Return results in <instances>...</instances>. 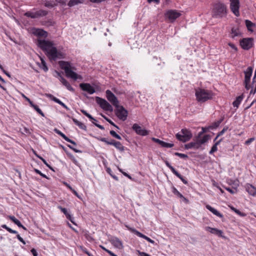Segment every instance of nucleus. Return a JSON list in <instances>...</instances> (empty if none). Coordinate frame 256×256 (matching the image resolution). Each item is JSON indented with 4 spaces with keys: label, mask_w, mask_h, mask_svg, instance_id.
I'll use <instances>...</instances> for the list:
<instances>
[{
    "label": "nucleus",
    "mask_w": 256,
    "mask_h": 256,
    "mask_svg": "<svg viewBox=\"0 0 256 256\" xmlns=\"http://www.w3.org/2000/svg\"><path fill=\"white\" fill-rule=\"evenodd\" d=\"M165 164L166 166L171 170L173 174H174L176 170L174 169V168L170 165V164L168 162L165 161Z\"/></svg>",
    "instance_id": "46"
},
{
    "label": "nucleus",
    "mask_w": 256,
    "mask_h": 256,
    "mask_svg": "<svg viewBox=\"0 0 256 256\" xmlns=\"http://www.w3.org/2000/svg\"><path fill=\"white\" fill-rule=\"evenodd\" d=\"M92 123L98 128L100 129V130H104V127L100 125V124H96V123H95L94 122H92Z\"/></svg>",
    "instance_id": "62"
},
{
    "label": "nucleus",
    "mask_w": 256,
    "mask_h": 256,
    "mask_svg": "<svg viewBox=\"0 0 256 256\" xmlns=\"http://www.w3.org/2000/svg\"><path fill=\"white\" fill-rule=\"evenodd\" d=\"M53 43L48 40L38 39V46L44 51L46 52L50 60H56L58 56V52Z\"/></svg>",
    "instance_id": "1"
},
{
    "label": "nucleus",
    "mask_w": 256,
    "mask_h": 256,
    "mask_svg": "<svg viewBox=\"0 0 256 256\" xmlns=\"http://www.w3.org/2000/svg\"><path fill=\"white\" fill-rule=\"evenodd\" d=\"M235 212L236 214H238L239 216H246L245 214L242 212L238 210H236Z\"/></svg>",
    "instance_id": "60"
},
{
    "label": "nucleus",
    "mask_w": 256,
    "mask_h": 256,
    "mask_svg": "<svg viewBox=\"0 0 256 256\" xmlns=\"http://www.w3.org/2000/svg\"><path fill=\"white\" fill-rule=\"evenodd\" d=\"M116 108L115 114L116 116L120 120L124 121L128 116V111L122 106L118 105Z\"/></svg>",
    "instance_id": "6"
},
{
    "label": "nucleus",
    "mask_w": 256,
    "mask_h": 256,
    "mask_svg": "<svg viewBox=\"0 0 256 256\" xmlns=\"http://www.w3.org/2000/svg\"><path fill=\"white\" fill-rule=\"evenodd\" d=\"M80 112L90 120H93L94 121H96V120L95 118H94L90 114L88 113L86 110H80Z\"/></svg>",
    "instance_id": "35"
},
{
    "label": "nucleus",
    "mask_w": 256,
    "mask_h": 256,
    "mask_svg": "<svg viewBox=\"0 0 256 256\" xmlns=\"http://www.w3.org/2000/svg\"><path fill=\"white\" fill-rule=\"evenodd\" d=\"M243 97L242 96H238L236 100L233 102L232 104L234 107L238 108L242 100Z\"/></svg>",
    "instance_id": "27"
},
{
    "label": "nucleus",
    "mask_w": 256,
    "mask_h": 256,
    "mask_svg": "<svg viewBox=\"0 0 256 256\" xmlns=\"http://www.w3.org/2000/svg\"><path fill=\"white\" fill-rule=\"evenodd\" d=\"M246 25L248 30H251L250 28L254 26V24L249 20H246Z\"/></svg>",
    "instance_id": "42"
},
{
    "label": "nucleus",
    "mask_w": 256,
    "mask_h": 256,
    "mask_svg": "<svg viewBox=\"0 0 256 256\" xmlns=\"http://www.w3.org/2000/svg\"><path fill=\"white\" fill-rule=\"evenodd\" d=\"M230 8L235 16H238L240 15V0H230Z\"/></svg>",
    "instance_id": "10"
},
{
    "label": "nucleus",
    "mask_w": 256,
    "mask_h": 256,
    "mask_svg": "<svg viewBox=\"0 0 256 256\" xmlns=\"http://www.w3.org/2000/svg\"><path fill=\"white\" fill-rule=\"evenodd\" d=\"M206 208L210 212H211L214 214L218 216L219 218H222L223 217V215L222 214L218 212L216 209L210 206L207 204L206 206Z\"/></svg>",
    "instance_id": "21"
},
{
    "label": "nucleus",
    "mask_w": 256,
    "mask_h": 256,
    "mask_svg": "<svg viewBox=\"0 0 256 256\" xmlns=\"http://www.w3.org/2000/svg\"><path fill=\"white\" fill-rule=\"evenodd\" d=\"M184 148L186 149H190V148H196L198 149L200 148V146L198 145V142H190L188 144H187L184 145Z\"/></svg>",
    "instance_id": "20"
},
{
    "label": "nucleus",
    "mask_w": 256,
    "mask_h": 256,
    "mask_svg": "<svg viewBox=\"0 0 256 256\" xmlns=\"http://www.w3.org/2000/svg\"><path fill=\"white\" fill-rule=\"evenodd\" d=\"M30 106H32L42 116H44V112L38 108V106L37 105H36V104H32V105H31Z\"/></svg>",
    "instance_id": "32"
},
{
    "label": "nucleus",
    "mask_w": 256,
    "mask_h": 256,
    "mask_svg": "<svg viewBox=\"0 0 256 256\" xmlns=\"http://www.w3.org/2000/svg\"><path fill=\"white\" fill-rule=\"evenodd\" d=\"M112 146H114L120 152H123L124 150V147L122 144L120 142H116L114 144H112Z\"/></svg>",
    "instance_id": "28"
},
{
    "label": "nucleus",
    "mask_w": 256,
    "mask_h": 256,
    "mask_svg": "<svg viewBox=\"0 0 256 256\" xmlns=\"http://www.w3.org/2000/svg\"><path fill=\"white\" fill-rule=\"evenodd\" d=\"M60 65L61 68L64 70L66 76L67 78H71L74 80L82 78L81 76H78L72 70L74 68L72 66L70 62L61 61L60 62Z\"/></svg>",
    "instance_id": "3"
},
{
    "label": "nucleus",
    "mask_w": 256,
    "mask_h": 256,
    "mask_svg": "<svg viewBox=\"0 0 256 256\" xmlns=\"http://www.w3.org/2000/svg\"><path fill=\"white\" fill-rule=\"evenodd\" d=\"M54 102L58 104H59L62 106L63 108L66 109L67 110H69V108L64 103H63L62 101H60L59 99L54 98Z\"/></svg>",
    "instance_id": "37"
},
{
    "label": "nucleus",
    "mask_w": 256,
    "mask_h": 256,
    "mask_svg": "<svg viewBox=\"0 0 256 256\" xmlns=\"http://www.w3.org/2000/svg\"><path fill=\"white\" fill-rule=\"evenodd\" d=\"M172 192L175 195H176L178 197L186 200V198L182 196V194H180L175 188H173Z\"/></svg>",
    "instance_id": "34"
},
{
    "label": "nucleus",
    "mask_w": 256,
    "mask_h": 256,
    "mask_svg": "<svg viewBox=\"0 0 256 256\" xmlns=\"http://www.w3.org/2000/svg\"><path fill=\"white\" fill-rule=\"evenodd\" d=\"M36 12V14L37 18H39L40 16H44L48 14V12L46 10H40Z\"/></svg>",
    "instance_id": "30"
},
{
    "label": "nucleus",
    "mask_w": 256,
    "mask_h": 256,
    "mask_svg": "<svg viewBox=\"0 0 256 256\" xmlns=\"http://www.w3.org/2000/svg\"><path fill=\"white\" fill-rule=\"evenodd\" d=\"M40 60L42 65V66H41L44 72H47L48 70V68L46 66V62L42 58H40Z\"/></svg>",
    "instance_id": "41"
},
{
    "label": "nucleus",
    "mask_w": 256,
    "mask_h": 256,
    "mask_svg": "<svg viewBox=\"0 0 256 256\" xmlns=\"http://www.w3.org/2000/svg\"><path fill=\"white\" fill-rule=\"evenodd\" d=\"M31 252L32 253V254H33L34 256H38V252L34 248H32L31 250Z\"/></svg>",
    "instance_id": "63"
},
{
    "label": "nucleus",
    "mask_w": 256,
    "mask_h": 256,
    "mask_svg": "<svg viewBox=\"0 0 256 256\" xmlns=\"http://www.w3.org/2000/svg\"><path fill=\"white\" fill-rule=\"evenodd\" d=\"M2 227L6 230L12 234H17L18 232L16 230H13L12 228L8 227L6 224H2Z\"/></svg>",
    "instance_id": "38"
},
{
    "label": "nucleus",
    "mask_w": 256,
    "mask_h": 256,
    "mask_svg": "<svg viewBox=\"0 0 256 256\" xmlns=\"http://www.w3.org/2000/svg\"><path fill=\"white\" fill-rule=\"evenodd\" d=\"M231 36L234 38L236 36H238L240 34V32L238 30L233 28L232 29Z\"/></svg>",
    "instance_id": "33"
},
{
    "label": "nucleus",
    "mask_w": 256,
    "mask_h": 256,
    "mask_svg": "<svg viewBox=\"0 0 256 256\" xmlns=\"http://www.w3.org/2000/svg\"><path fill=\"white\" fill-rule=\"evenodd\" d=\"M36 156H37V157H38L40 160H41L42 162L48 166V167L50 169H52V168L47 163V162H46V160L43 158L42 156H40L37 154H36Z\"/></svg>",
    "instance_id": "48"
},
{
    "label": "nucleus",
    "mask_w": 256,
    "mask_h": 256,
    "mask_svg": "<svg viewBox=\"0 0 256 256\" xmlns=\"http://www.w3.org/2000/svg\"><path fill=\"white\" fill-rule=\"evenodd\" d=\"M210 136L208 135H205L201 139L198 140L197 142H198L199 146H200V144L206 142L208 140Z\"/></svg>",
    "instance_id": "29"
},
{
    "label": "nucleus",
    "mask_w": 256,
    "mask_h": 256,
    "mask_svg": "<svg viewBox=\"0 0 256 256\" xmlns=\"http://www.w3.org/2000/svg\"><path fill=\"white\" fill-rule=\"evenodd\" d=\"M70 190L73 192V194L76 196L78 198L82 199L81 196L78 194V193L72 188H70Z\"/></svg>",
    "instance_id": "54"
},
{
    "label": "nucleus",
    "mask_w": 256,
    "mask_h": 256,
    "mask_svg": "<svg viewBox=\"0 0 256 256\" xmlns=\"http://www.w3.org/2000/svg\"><path fill=\"white\" fill-rule=\"evenodd\" d=\"M126 227L132 232H133L134 233L136 236H138L140 237V238H142L144 239L146 238V236L144 235V234H142L141 232H140L138 231L137 230H135V229H134V228H128V226H126Z\"/></svg>",
    "instance_id": "25"
},
{
    "label": "nucleus",
    "mask_w": 256,
    "mask_h": 256,
    "mask_svg": "<svg viewBox=\"0 0 256 256\" xmlns=\"http://www.w3.org/2000/svg\"><path fill=\"white\" fill-rule=\"evenodd\" d=\"M58 208L65 214V216H66V214H69L66 208H62L61 206H58Z\"/></svg>",
    "instance_id": "50"
},
{
    "label": "nucleus",
    "mask_w": 256,
    "mask_h": 256,
    "mask_svg": "<svg viewBox=\"0 0 256 256\" xmlns=\"http://www.w3.org/2000/svg\"><path fill=\"white\" fill-rule=\"evenodd\" d=\"M174 174L177 177H178L184 184H187L188 182L177 171H176Z\"/></svg>",
    "instance_id": "40"
},
{
    "label": "nucleus",
    "mask_w": 256,
    "mask_h": 256,
    "mask_svg": "<svg viewBox=\"0 0 256 256\" xmlns=\"http://www.w3.org/2000/svg\"><path fill=\"white\" fill-rule=\"evenodd\" d=\"M25 16L27 17H30L32 18H38L36 14V12H27L25 14Z\"/></svg>",
    "instance_id": "36"
},
{
    "label": "nucleus",
    "mask_w": 256,
    "mask_h": 256,
    "mask_svg": "<svg viewBox=\"0 0 256 256\" xmlns=\"http://www.w3.org/2000/svg\"><path fill=\"white\" fill-rule=\"evenodd\" d=\"M96 102L100 105V107L106 111L112 112L113 111L112 106L104 99L96 97Z\"/></svg>",
    "instance_id": "7"
},
{
    "label": "nucleus",
    "mask_w": 256,
    "mask_h": 256,
    "mask_svg": "<svg viewBox=\"0 0 256 256\" xmlns=\"http://www.w3.org/2000/svg\"><path fill=\"white\" fill-rule=\"evenodd\" d=\"M110 242L116 248L120 249L123 247L122 242L116 237L112 238Z\"/></svg>",
    "instance_id": "16"
},
{
    "label": "nucleus",
    "mask_w": 256,
    "mask_h": 256,
    "mask_svg": "<svg viewBox=\"0 0 256 256\" xmlns=\"http://www.w3.org/2000/svg\"><path fill=\"white\" fill-rule=\"evenodd\" d=\"M221 140H218V142H216L215 144L212 146L209 152V154H212L214 152H216L218 150L217 146L220 143Z\"/></svg>",
    "instance_id": "31"
},
{
    "label": "nucleus",
    "mask_w": 256,
    "mask_h": 256,
    "mask_svg": "<svg viewBox=\"0 0 256 256\" xmlns=\"http://www.w3.org/2000/svg\"><path fill=\"white\" fill-rule=\"evenodd\" d=\"M34 171L36 172V173L39 174L42 177L46 178V175L44 174H42V172H41L40 170H37V169H35Z\"/></svg>",
    "instance_id": "56"
},
{
    "label": "nucleus",
    "mask_w": 256,
    "mask_h": 256,
    "mask_svg": "<svg viewBox=\"0 0 256 256\" xmlns=\"http://www.w3.org/2000/svg\"><path fill=\"white\" fill-rule=\"evenodd\" d=\"M227 129L228 128H224L223 130L220 132L219 134L215 138L214 140H216L220 136L223 134L224 133V132L227 130Z\"/></svg>",
    "instance_id": "55"
},
{
    "label": "nucleus",
    "mask_w": 256,
    "mask_h": 256,
    "mask_svg": "<svg viewBox=\"0 0 256 256\" xmlns=\"http://www.w3.org/2000/svg\"><path fill=\"white\" fill-rule=\"evenodd\" d=\"M71 160H72V162L76 166H78V161L76 160V158L74 156H71Z\"/></svg>",
    "instance_id": "59"
},
{
    "label": "nucleus",
    "mask_w": 256,
    "mask_h": 256,
    "mask_svg": "<svg viewBox=\"0 0 256 256\" xmlns=\"http://www.w3.org/2000/svg\"><path fill=\"white\" fill-rule=\"evenodd\" d=\"M58 74L60 76V80L62 84L68 90L74 92V89L70 86V83L64 77H62L59 72L58 73Z\"/></svg>",
    "instance_id": "15"
},
{
    "label": "nucleus",
    "mask_w": 256,
    "mask_h": 256,
    "mask_svg": "<svg viewBox=\"0 0 256 256\" xmlns=\"http://www.w3.org/2000/svg\"><path fill=\"white\" fill-rule=\"evenodd\" d=\"M140 256H151L144 252H139Z\"/></svg>",
    "instance_id": "64"
},
{
    "label": "nucleus",
    "mask_w": 256,
    "mask_h": 256,
    "mask_svg": "<svg viewBox=\"0 0 256 256\" xmlns=\"http://www.w3.org/2000/svg\"><path fill=\"white\" fill-rule=\"evenodd\" d=\"M246 190L252 196H254L256 194V188L252 184H248L246 187Z\"/></svg>",
    "instance_id": "22"
},
{
    "label": "nucleus",
    "mask_w": 256,
    "mask_h": 256,
    "mask_svg": "<svg viewBox=\"0 0 256 256\" xmlns=\"http://www.w3.org/2000/svg\"><path fill=\"white\" fill-rule=\"evenodd\" d=\"M106 98L115 107L118 105V100L114 94L110 90H106Z\"/></svg>",
    "instance_id": "11"
},
{
    "label": "nucleus",
    "mask_w": 256,
    "mask_h": 256,
    "mask_svg": "<svg viewBox=\"0 0 256 256\" xmlns=\"http://www.w3.org/2000/svg\"><path fill=\"white\" fill-rule=\"evenodd\" d=\"M225 188L232 194H234L237 192L236 188Z\"/></svg>",
    "instance_id": "47"
},
{
    "label": "nucleus",
    "mask_w": 256,
    "mask_h": 256,
    "mask_svg": "<svg viewBox=\"0 0 256 256\" xmlns=\"http://www.w3.org/2000/svg\"><path fill=\"white\" fill-rule=\"evenodd\" d=\"M180 16L181 14L178 10H168L165 14L166 18H168L171 22H174Z\"/></svg>",
    "instance_id": "8"
},
{
    "label": "nucleus",
    "mask_w": 256,
    "mask_h": 256,
    "mask_svg": "<svg viewBox=\"0 0 256 256\" xmlns=\"http://www.w3.org/2000/svg\"><path fill=\"white\" fill-rule=\"evenodd\" d=\"M54 132L57 134H58V135H60L61 137H62L65 140H66V142H70L71 144H73L74 145L76 146V143L75 142H74V140L70 139L68 136H66L64 133H62V132H61L60 130H58L56 128L54 129Z\"/></svg>",
    "instance_id": "17"
},
{
    "label": "nucleus",
    "mask_w": 256,
    "mask_h": 256,
    "mask_svg": "<svg viewBox=\"0 0 256 256\" xmlns=\"http://www.w3.org/2000/svg\"><path fill=\"white\" fill-rule=\"evenodd\" d=\"M21 95L27 102H29L30 106L32 105L33 102H32V101L30 100L29 98L26 97L24 94H22Z\"/></svg>",
    "instance_id": "52"
},
{
    "label": "nucleus",
    "mask_w": 256,
    "mask_h": 256,
    "mask_svg": "<svg viewBox=\"0 0 256 256\" xmlns=\"http://www.w3.org/2000/svg\"><path fill=\"white\" fill-rule=\"evenodd\" d=\"M174 154L175 156H177L182 158L186 159V158H188V155L184 154H181V153L176 152L174 153Z\"/></svg>",
    "instance_id": "45"
},
{
    "label": "nucleus",
    "mask_w": 256,
    "mask_h": 256,
    "mask_svg": "<svg viewBox=\"0 0 256 256\" xmlns=\"http://www.w3.org/2000/svg\"><path fill=\"white\" fill-rule=\"evenodd\" d=\"M66 218L68 219L73 224L76 225V223L74 222L73 220H74V218H72L70 214H66Z\"/></svg>",
    "instance_id": "53"
},
{
    "label": "nucleus",
    "mask_w": 256,
    "mask_h": 256,
    "mask_svg": "<svg viewBox=\"0 0 256 256\" xmlns=\"http://www.w3.org/2000/svg\"><path fill=\"white\" fill-rule=\"evenodd\" d=\"M72 120L74 122V123L78 126L79 128L82 130H86V125H84L83 123L79 122L76 119L72 118Z\"/></svg>",
    "instance_id": "26"
},
{
    "label": "nucleus",
    "mask_w": 256,
    "mask_h": 256,
    "mask_svg": "<svg viewBox=\"0 0 256 256\" xmlns=\"http://www.w3.org/2000/svg\"><path fill=\"white\" fill-rule=\"evenodd\" d=\"M16 237H17L18 239L20 242H22L23 244H26L25 241L24 240V239L19 234H17Z\"/></svg>",
    "instance_id": "61"
},
{
    "label": "nucleus",
    "mask_w": 256,
    "mask_h": 256,
    "mask_svg": "<svg viewBox=\"0 0 256 256\" xmlns=\"http://www.w3.org/2000/svg\"><path fill=\"white\" fill-rule=\"evenodd\" d=\"M252 38H244L240 40V45L245 50H250L253 46Z\"/></svg>",
    "instance_id": "9"
},
{
    "label": "nucleus",
    "mask_w": 256,
    "mask_h": 256,
    "mask_svg": "<svg viewBox=\"0 0 256 256\" xmlns=\"http://www.w3.org/2000/svg\"><path fill=\"white\" fill-rule=\"evenodd\" d=\"M196 96L198 102H204L212 98V94L210 90L202 88H198L196 90Z\"/></svg>",
    "instance_id": "4"
},
{
    "label": "nucleus",
    "mask_w": 256,
    "mask_h": 256,
    "mask_svg": "<svg viewBox=\"0 0 256 256\" xmlns=\"http://www.w3.org/2000/svg\"><path fill=\"white\" fill-rule=\"evenodd\" d=\"M118 170H120V172H122V173L124 176H126V177H128V178H129L130 179H132L131 176H130L129 174H128L127 173H126V172H123V171L122 170V169H120V168H118Z\"/></svg>",
    "instance_id": "58"
},
{
    "label": "nucleus",
    "mask_w": 256,
    "mask_h": 256,
    "mask_svg": "<svg viewBox=\"0 0 256 256\" xmlns=\"http://www.w3.org/2000/svg\"><path fill=\"white\" fill-rule=\"evenodd\" d=\"M44 5L45 6L48 7V8H52L54 6V4L51 2H50L49 1L45 2L44 3Z\"/></svg>",
    "instance_id": "51"
},
{
    "label": "nucleus",
    "mask_w": 256,
    "mask_h": 256,
    "mask_svg": "<svg viewBox=\"0 0 256 256\" xmlns=\"http://www.w3.org/2000/svg\"><path fill=\"white\" fill-rule=\"evenodd\" d=\"M84 0H70L68 5L70 7H72L80 4H82L84 2Z\"/></svg>",
    "instance_id": "24"
},
{
    "label": "nucleus",
    "mask_w": 256,
    "mask_h": 256,
    "mask_svg": "<svg viewBox=\"0 0 256 256\" xmlns=\"http://www.w3.org/2000/svg\"><path fill=\"white\" fill-rule=\"evenodd\" d=\"M33 33L35 36L40 37L46 38L48 36V32L42 29H36Z\"/></svg>",
    "instance_id": "19"
},
{
    "label": "nucleus",
    "mask_w": 256,
    "mask_h": 256,
    "mask_svg": "<svg viewBox=\"0 0 256 256\" xmlns=\"http://www.w3.org/2000/svg\"><path fill=\"white\" fill-rule=\"evenodd\" d=\"M152 140L154 142H156V143L158 144H160V145H161L162 142V140H159V139H158V138H152Z\"/></svg>",
    "instance_id": "57"
},
{
    "label": "nucleus",
    "mask_w": 256,
    "mask_h": 256,
    "mask_svg": "<svg viewBox=\"0 0 256 256\" xmlns=\"http://www.w3.org/2000/svg\"><path fill=\"white\" fill-rule=\"evenodd\" d=\"M80 86L82 90L88 92L90 94H93L96 92L94 88L88 83H82L80 84Z\"/></svg>",
    "instance_id": "13"
},
{
    "label": "nucleus",
    "mask_w": 256,
    "mask_h": 256,
    "mask_svg": "<svg viewBox=\"0 0 256 256\" xmlns=\"http://www.w3.org/2000/svg\"><path fill=\"white\" fill-rule=\"evenodd\" d=\"M8 218L12 220L16 224L18 227L22 228L24 230H26V227H24L20 222L14 216H9Z\"/></svg>",
    "instance_id": "23"
},
{
    "label": "nucleus",
    "mask_w": 256,
    "mask_h": 256,
    "mask_svg": "<svg viewBox=\"0 0 256 256\" xmlns=\"http://www.w3.org/2000/svg\"><path fill=\"white\" fill-rule=\"evenodd\" d=\"M102 116L110 124L114 126V127L116 128H119L115 124L114 122H113L110 120L106 118L105 116L101 114Z\"/></svg>",
    "instance_id": "44"
},
{
    "label": "nucleus",
    "mask_w": 256,
    "mask_h": 256,
    "mask_svg": "<svg viewBox=\"0 0 256 256\" xmlns=\"http://www.w3.org/2000/svg\"><path fill=\"white\" fill-rule=\"evenodd\" d=\"M228 10L223 2H218L214 6L212 11V16L215 18H222L227 16Z\"/></svg>",
    "instance_id": "2"
},
{
    "label": "nucleus",
    "mask_w": 256,
    "mask_h": 256,
    "mask_svg": "<svg viewBox=\"0 0 256 256\" xmlns=\"http://www.w3.org/2000/svg\"><path fill=\"white\" fill-rule=\"evenodd\" d=\"M252 68L251 67H248L247 69V70L244 72V82H250V77L252 76Z\"/></svg>",
    "instance_id": "18"
},
{
    "label": "nucleus",
    "mask_w": 256,
    "mask_h": 256,
    "mask_svg": "<svg viewBox=\"0 0 256 256\" xmlns=\"http://www.w3.org/2000/svg\"><path fill=\"white\" fill-rule=\"evenodd\" d=\"M219 125H220V122H216L214 123H213L212 126H210L209 128L210 129L215 128H216L217 127H218L219 126Z\"/></svg>",
    "instance_id": "49"
},
{
    "label": "nucleus",
    "mask_w": 256,
    "mask_h": 256,
    "mask_svg": "<svg viewBox=\"0 0 256 256\" xmlns=\"http://www.w3.org/2000/svg\"><path fill=\"white\" fill-rule=\"evenodd\" d=\"M160 146L164 148H169L173 147L174 144H172V143H168V142L162 141Z\"/></svg>",
    "instance_id": "39"
},
{
    "label": "nucleus",
    "mask_w": 256,
    "mask_h": 256,
    "mask_svg": "<svg viewBox=\"0 0 256 256\" xmlns=\"http://www.w3.org/2000/svg\"><path fill=\"white\" fill-rule=\"evenodd\" d=\"M205 230L206 231L209 232L211 234H216L218 236L222 237L223 232L222 230H218L216 228H211L210 226H206Z\"/></svg>",
    "instance_id": "14"
},
{
    "label": "nucleus",
    "mask_w": 256,
    "mask_h": 256,
    "mask_svg": "<svg viewBox=\"0 0 256 256\" xmlns=\"http://www.w3.org/2000/svg\"><path fill=\"white\" fill-rule=\"evenodd\" d=\"M110 133L113 137L120 140H122L121 136L118 134L114 130H110Z\"/></svg>",
    "instance_id": "43"
},
{
    "label": "nucleus",
    "mask_w": 256,
    "mask_h": 256,
    "mask_svg": "<svg viewBox=\"0 0 256 256\" xmlns=\"http://www.w3.org/2000/svg\"><path fill=\"white\" fill-rule=\"evenodd\" d=\"M132 129L135 132L140 136H146L148 134V132L146 129L142 128L140 126L136 124H134L132 126Z\"/></svg>",
    "instance_id": "12"
},
{
    "label": "nucleus",
    "mask_w": 256,
    "mask_h": 256,
    "mask_svg": "<svg viewBox=\"0 0 256 256\" xmlns=\"http://www.w3.org/2000/svg\"><path fill=\"white\" fill-rule=\"evenodd\" d=\"M176 137L178 140L185 142L192 138V134L188 130L182 129L180 132L176 134Z\"/></svg>",
    "instance_id": "5"
}]
</instances>
